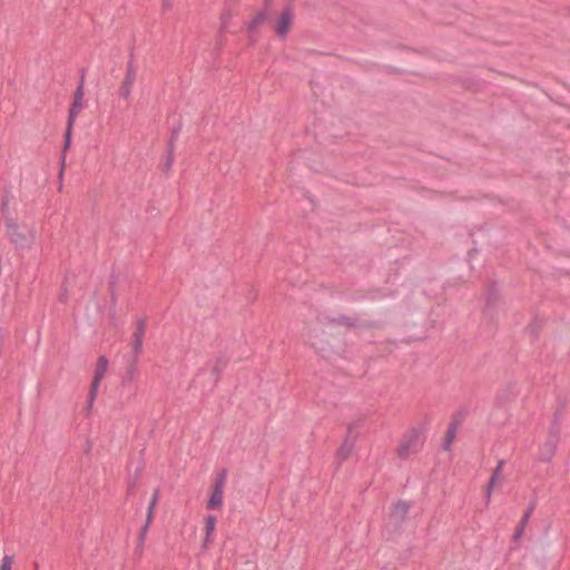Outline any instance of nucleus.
Segmentation results:
<instances>
[{
    "mask_svg": "<svg viewBox=\"0 0 570 570\" xmlns=\"http://www.w3.org/2000/svg\"><path fill=\"white\" fill-rule=\"evenodd\" d=\"M502 466H503V461H500L497 469L493 471L490 480H489V483L487 485V489H485V503L487 505L490 503V499H491V493L494 489V487L501 482V470H502Z\"/></svg>",
    "mask_w": 570,
    "mask_h": 570,
    "instance_id": "6e6552de",
    "label": "nucleus"
},
{
    "mask_svg": "<svg viewBox=\"0 0 570 570\" xmlns=\"http://www.w3.org/2000/svg\"><path fill=\"white\" fill-rule=\"evenodd\" d=\"M7 235L18 249L30 248L36 238V232L31 226L14 218H7Z\"/></svg>",
    "mask_w": 570,
    "mask_h": 570,
    "instance_id": "f257e3e1",
    "label": "nucleus"
},
{
    "mask_svg": "<svg viewBox=\"0 0 570 570\" xmlns=\"http://www.w3.org/2000/svg\"><path fill=\"white\" fill-rule=\"evenodd\" d=\"M135 78H136L135 71L131 68H129L126 72L125 78L119 88V95L121 98H124V99L129 98L134 82H135Z\"/></svg>",
    "mask_w": 570,
    "mask_h": 570,
    "instance_id": "0eeeda50",
    "label": "nucleus"
},
{
    "mask_svg": "<svg viewBox=\"0 0 570 570\" xmlns=\"http://www.w3.org/2000/svg\"><path fill=\"white\" fill-rule=\"evenodd\" d=\"M294 12L291 9L283 10L274 22V31L279 38H285L294 23Z\"/></svg>",
    "mask_w": 570,
    "mask_h": 570,
    "instance_id": "20e7f679",
    "label": "nucleus"
},
{
    "mask_svg": "<svg viewBox=\"0 0 570 570\" xmlns=\"http://www.w3.org/2000/svg\"><path fill=\"white\" fill-rule=\"evenodd\" d=\"M108 368V360L106 356H100L97 361L94 379L101 382Z\"/></svg>",
    "mask_w": 570,
    "mask_h": 570,
    "instance_id": "ddd939ff",
    "label": "nucleus"
},
{
    "mask_svg": "<svg viewBox=\"0 0 570 570\" xmlns=\"http://www.w3.org/2000/svg\"><path fill=\"white\" fill-rule=\"evenodd\" d=\"M94 402L95 401H91V396H88V403H87V407H86V415L90 414L92 405H94Z\"/></svg>",
    "mask_w": 570,
    "mask_h": 570,
    "instance_id": "4be33fe9",
    "label": "nucleus"
},
{
    "mask_svg": "<svg viewBox=\"0 0 570 570\" xmlns=\"http://www.w3.org/2000/svg\"><path fill=\"white\" fill-rule=\"evenodd\" d=\"M533 509H534V503H531L530 507L528 508V510L525 511L522 520L520 521V524L518 525L514 534H513V540L514 541H518L521 535L523 534V531H524V527L531 515V513L533 512Z\"/></svg>",
    "mask_w": 570,
    "mask_h": 570,
    "instance_id": "4468645a",
    "label": "nucleus"
},
{
    "mask_svg": "<svg viewBox=\"0 0 570 570\" xmlns=\"http://www.w3.org/2000/svg\"><path fill=\"white\" fill-rule=\"evenodd\" d=\"M266 16L264 12H258L253 20L249 23V29L256 28L258 24H261L265 20Z\"/></svg>",
    "mask_w": 570,
    "mask_h": 570,
    "instance_id": "a211bd4d",
    "label": "nucleus"
},
{
    "mask_svg": "<svg viewBox=\"0 0 570 570\" xmlns=\"http://www.w3.org/2000/svg\"><path fill=\"white\" fill-rule=\"evenodd\" d=\"M158 495H159V491H158V490H156V491H155V493H154V495H153V499H151V501H150V504H149V507H148L147 518H146V523H145V525L142 527L141 532H140V540H141V541L144 540V538H145V535H146V533H147V530H148V528H149V524H150V523H151V521H153V517H154V509H155V507H156V504H157Z\"/></svg>",
    "mask_w": 570,
    "mask_h": 570,
    "instance_id": "9b49d317",
    "label": "nucleus"
},
{
    "mask_svg": "<svg viewBox=\"0 0 570 570\" xmlns=\"http://www.w3.org/2000/svg\"><path fill=\"white\" fill-rule=\"evenodd\" d=\"M217 519L214 515H207L205 518V540L203 547L206 549L213 540V535L216 529Z\"/></svg>",
    "mask_w": 570,
    "mask_h": 570,
    "instance_id": "9d476101",
    "label": "nucleus"
},
{
    "mask_svg": "<svg viewBox=\"0 0 570 570\" xmlns=\"http://www.w3.org/2000/svg\"><path fill=\"white\" fill-rule=\"evenodd\" d=\"M407 512L409 504L406 502H397L393 505L390 518L394 523H399L405 519Z\"/></svg>",
    "mask_w": 570,
    "mask_h": 570,
    "instance_id": "1a4fd4ad",
    "label": "nucleus"
},
{
    "mask_svg": "<svg viewBox=\"0 0 570 570\" xmlns=\"http://www.w3.org/2000/svg\"><path fill=\"white\" fill-rule=\"evenodd\" d=\"M83 97H85L83 87H82V85H80L75 92L73 100H72V104L69 109V118H68L69 126L72 125V122L76 120V118L85 109L86 104H85Z\"/></svg>",
    "mask_w": 570,
    "mask_h": 570,
    "instance_id": "39448f33",
    "label": "nucleus"
},
{
    "mask_svg": "<svg viewBox=\"0 0 570 570\" xmlns=\"http://www.w3.org/2000/svg\"><path fill=\"white\" fill-rule=\"evenodd\" d=\"M226 482V472L223 471L220 475L216 479L207 508L212 510H220L224 501V487Z\"/></svg>",
    "mask_w": 570,
    "mask_h": 570,
    "instance_id": "7ed1b4c3",
    "label": "nucleus"
},
{
    "mask_svg": "<svg viewBox=\"0 0 570 570\" xmlns=\"http://www.w3.org/2000/svg\"><path fill=\"white\" fill-rule=\"evenodd\" d=\"M455 433H456V430H455V426L454 425H451L449 429H448V432H446V435H445V439H444V443H443V449L445 451H449L450 450V446L452 444V442L454 441L455 439Z\"/></svg>",
    "mask_w": 570,
    "mask_h": 570,
    "instance_id": "dca6fc26",
    "label": "nucleus"
},
{
    "mask_svg": "<svg viewBox=\"0 0 570 570\" xmlns=\"http://www.w3.org/2000/svg\"><path fill=\"white\" fill-rule=\"evenodd\" d=\"M171 164H173V148L170 147L168 149L166 157L161 160L160 167L164 171H167L170 169Z\"/></svg>",
    "mask_w": 570,
    "mask_h": 570,
    "instance_id": "f3484780",
    "label": "nucleus"
},
{
    "mask_svg": "<svg viewBox=\"0 0 570 570\" xmlns=\"http://www.w3.org/2000/svg\"><path fill=\"white\" fill-rule=\"evenodd\" d=\"M99 385H100L99 381L92 380L90 390H89V396H91V401H95V399L98 394Z\"/></svg>",
    "mask_w": 570,
    "mask_h": 570,
    "instance_id": "6ab92c4d",
    "label": "nucleus"
},
{
    "mask_svg": "<svg viewBox=\"0 0 570 570\" xmlns=\"http://www.w3.org/2000/svg\"><path fill=\"white\" fill-rule=\"evenodd\" d=\"M423 444L422 434L417 429H412L404 434L397 449L401 459H407L411 454L416 453Z\"/></svg>",
    "mask_w": 570,
    "mask_h": 570,
    "instance_id": "f03ea898",
    "label": "nucleus"
},
{
    "mask_svg": "<svg viewBox=\"0 0 570 570\" xmlns=\"http://www.w3.org/2000/svg\"><path fill=\"white\" fill-rule=\"evenodd\" d=\"M146 322L144 320H139L136 323V331L134 333L132 341V351L135 356H138L142 348V340L145 335Z\"/></svg>",
    "mask_w": 570,
    "mask_h": 570,
    "instance_id": "423d86ee",
    "label": "nucleus"
},
{
    "mask_svg": "<svg viewBox=\"0 0 570 570\" xmlns=\"http://www.w3.org/2000/svg\"><path fill=\"white\" fill-rule=\"evenodd\" d=\"M68 148H69V145H65V148L62 150V155H61V169H60V178L62 177V171H63V168H65V165H66V157H67V151H68Z\"/></svg>",
    "mask_w": 570,
    "mask_h": 570,
    "instance_id": "412c9836",
    "label": "nucleus"
},
{
    "mask_svg": "<svg viewBox=\"0 0 570 570\" xmlns=\"http://www.w3.org/2000/svg\"><path fill=\"white\" fill-rule=\"evenodd\" d=\"M66 292H67V289L65 288L63 293H61V295H60V301H65L66 299Z\"/></svg>",
    "mask_w": 570,
    "mask_h": 570,
    "instance_id": "5701e85b",
    "label": "nucleus"
},
{
    "mask_svg": "<svg viewBox=\"0 0 570 570\" xmlns=\"http://www.w3.org/2000/svg\"><path fill=\"white\" fill-rule=\"evenodd\" d=\"M12 557L6 556L2 560L0 570H11Z\"/></svg>",
    "mask_w": 570,
    "mask_h": 570,
    "instance_id": "aec40b11",
    "label": "nucleus"
},
{
    "mask_svg": "<svg viewBox=\"0 0 570 570\" xmlns=\"http://www.w3.org/2000/svg\"><path fill=\"white\" fill-rule=\"evenodd\" d=\"M353 446H354V441L348 435L337 451V454H336L337 460L340 462L346 460L351 455V453L353 451Z\"/></svg>",
    "mask_w": 570,
    "mask_h": 570,
    "instance_id": "f8f14e48",
    "label": "nucleus"
},
{
    "mask_svg": "<svg viewBox=\"0 0 570 570\" xmlns=\"http://www.w3.org/2000/svg\"><path fill=\"white\" fill-rule=\"evenodd\" d=\"M556 449V440L550 439L546 449L541 452V460L547 461L553 455Z\"/></svg>",
    "mask_w": 570,
    "mask_h": 570,
    "instance_id": "2eb2a0df",
    "label": "nucleus"
}]
</instances>
